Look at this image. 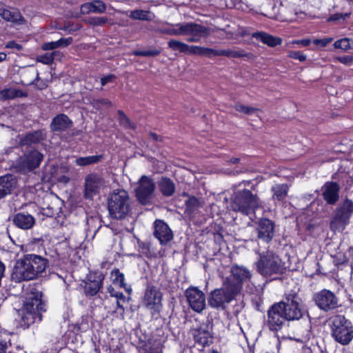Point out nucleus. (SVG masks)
Listing matches in <instances>:
<instances>
[{
  "mask_svg": "<svg viewBox=\"0 0 353 353\" xmlns=\"http://www.w3.org/2000/svg\"><path fill=\"white\" fill-rule=\"evenodd\" d=\"M289 187L287 184H275L271 188L273 192L272 199L274 201H282L288 195Z\"/></svg>",
  "mask_w": 353,
  "mask_h": 353,
  "instance_id": "obj_32",
  "label": "nucleus"
},
{
  "mask_svg": "<svg viewBox=\"0 0 353 353\" xmlns=\"http://www.w3.org/2000/svg\"><path fill=\"white\" fill-rule=\"evenodd\" d=\"M7 21H10L16 25L25 24L26 21L21 14L17 10H10V15L9 19H6Z\"/></svg>",
  "mask_w": 353,
  "mask_h": 353,
  "instance_id": "obj_40",
  "label": "nucleus"
},
{
  "mask_svg": "<svg viewBox=\"0 0 353 353\" xmlns=\"http://www.w3.org/2000/svg\"><path fill=\"white\" fill-rule=\"evenodd\" d=\"M353 212V202L346 199L337 208L336 214L330 222V228L333 231L343 230L349 223Z\"/></svg>",
  "mask_w": 353,
  "mask_h": 353,
  "instance_id": "obj_8",
  "label": "nucleus"
},
{
  "mask_svg": "<svg viewBox=\"0 0 353 353\" xmlns=\"http://www.w3.org/2000/svg\"><path fill=\"white\" fill-rule=\"evenodd\" d=\"M108 292L110 296L117 298V300H124L125 296L122 292H116L112 287L108 288Z\"/></svg>",
  "mask_w": 353,
  "mask_h": 353,
  "instance_id": "obj_59",
  "label": "nucleus"
},
{
  "mask_svg": "<svg viewBox=\"0 0 353 353\" xmlns=\"http://www.w3.org/2000/svg\"><path fill=\"white\" fill-rule=\"evenodd\" d=\"M158 185L161 192L165 196H170L174 192V184L168 178H161L159 181Z\"/></svg>",
  "mask_w": 353,
  "mask_h": 353,
  "instance_id": "obj_31",
  "label": "nucleus"
},
{
  "mask_svg": "<svg viewBox=\"0 0 353 353\" xmlns=\"http://www.w3.org/2000/svg\"><path fill=\"white\" fill-rule=\"evenodd\" d=\"M281 304L274 303L268 311L267 324L272 331H278L281 329L285 321L287 320L284 316Z\"/></svg>",
  "mask_w": 353,
  "mask_h": 353,
  "instance_id": "obj_17",
  "label": "nucleus"
},
{
  "mask_svg": "<svg viewBox=\"0 0 353 353\" xmlns=\"http://www.w3.org/2000/svg\"><path fill=\"white\" fill-rule=\"evenodd\" d=\"M10 15V10H8L4 4L0 2V16L5 20L9 19Z\"/></svg>",
  "mask_w": 353,
  "mask_h": 353,
  "instance_id": "obj_57",
  "label": "nucleus"
},
{
  "mask_svg": "<svg viewBox=\"0 0 353 353\" xmlns=\"http://www.w3.org/2000/svg\"><path fill=\"white\" fill-rule=\"evenodd\" d=\"M93 104L94 106L96 107L97 108H99L102 105L106 107L112 106L111 101L106 99L94 100Z\"/></svg>",
  "mask_w": 353,
  "mask_h": 353,
  "instance_id": "obj_56",
  "label": "nucleus"
},
{
  "mask_svg": "<svg viewBox=\"0 0 353 353\" xmlns=\"http://www.w3.org/2000/svg\"><path fill=\"white\" fill-rule=\"evenodd\" d=\"M43 210H46L44 214L48 216L57 215L56 219L57 223H59L61 225H63L65 215L63 214L60 208H54L53 206L51 207L49 205L46 209Z\"/></svg>",
  "mask_w": 353,
  "mask_h": 353,
  "instance_id": "obj_36",
  "label": "nucleus"
},
{
  "mask_svg": "<svg viewBox=\"0 0 353 353\" xmlns=\"http://www.w3.org/2000/svg\"><path fill=\"white\" fill-rule=\"evenodd\" d=\"M111 276L112 277V281L114 284H117L120 287H125L124 274L120 272L118 269L112 271Z\"/></svg>",
  "mask_w": 353,
  "mask_h": 353,
  "instance_id": "obj_43",
  "label": "nucleus"
},
{
  "mask_svg": "<svg viewBox=\"0 0 353 353\" xmlns=\"http://www.w3.org/2000/svg\"><path fill=\"white\" fill-rule=\"evenodd\" d=\"M254 265L257 272L264 277L277 276L285 271L284 262L278 254L270 250L259 252Z\"/></svg>",
  "mask_w": 353,
  "mask_h": 353,
  "instance_id": "obj_3",
  "label": "nucleus"
},
{
  "mask_svg": "<svg viewBox=\"0 0 353 353\" xmlns=\"http://www.w3.org/2000/svg\"><path fill=\"white\" fill-rule=\"evenodd\" d=\"M114 78V75H108L101 79V83L102 85H105L108 82H110Z\"/></svg>",
  "mask_w": 353,
  "mask_h": 353,
  "instance_id": "obj_62",
  "label": "nucleus"
},
{
  "mask_svg": "<svg viewBox=\"0 0 353 353\" xmlns=\"http://www.w3.org/2000/svg\"><path fill=\"white\" fill-rule=\"evenodd\" d=\"M161 53V50L157 48H152L148 50H143V57H156Z\"/></svg>",
  "mask_w": 353,
  "mask_h": 353,
  "instance_id": "obj_60",
  "label": "nucleus"
},
{
  "mask_svg": "<svg viewBox=\"0 0 353 353\" xmlns=\"http://www.w3.org/2000/svg\"><path fill=\"white\" fill-rule=\"evenodd\" d=\"M240 293V287L235 285L230 278H226L220 288L212 291L208 298V304L212 308H224Z\"/></svg>",
  "mask_w": 353,
  "mask_h": 353,
  "instance_id": "obj_4",
  "label": "nucleus"
},
{
  "mask_svg": "<svg viewBox=\"0 0 353 353\" xmlns=\"http://www.w3.org/2000/svg\"><path fill=\"white\" fill-rule=\"evenodd\" d=\"M311 41L310 39H302L299 41H294V43L301 44L303 46H307L310 45Z\"/></svg>",
  "mask_w": 353,
  "mask_h": 353,
  "instance_id": "obj_63",
  "label": "nucleus"
},
{
  "mask_svg": "<svg viewBox=\"0 0 353 353\" xmlns=\"http://www.w3.org/2000/svg\"><path fill=\"white\" fill-rule=\"evenodd\" d=\"M43 157L39 151L32 150L17 160L15 168L17 172L23 174L31 172L39 166Z\"/></svg>",
  "mask_w": 353,
  "mask_h": 353,
  "instance_id": "obj_12",
  "label": "nucleus"
},
{
  "mask_svg": "<svg viewBox=\"0 0 353 353\" xmlns=\"http://www.w3.org/2000/svg\"><path fill=\"white\" fill-rule=\"evenodd\" d=\"M50 128L54 132L63 131L66 129V115L60 114L56 116L50 124Z\"/></svg>",
  "mask_w": 353,
  "mask_h": 353,
  "instance_id": "obj_35",
  "label": "nucleus"
},
{
  "mask_svg": "<svg viewBox=\"0 0 353 353\" xmlns=\"http://www.w3.org/2000/svg\"><path fill=\"white\" fill-rule=\"evenodd\" d=\"M108 208L111 217L123 219L130 211V201L128 193L124 190H115L108 196Z\"/></svg>",
  "mask_w": 353,
  "mask_h": 353,
  "instance_id": "obj_6",
  "label": "nucleus"
},
{
  "mask_svg": "<svg viewBox=\"0 0 353 353\" xmlns=\"http://www.w3.org/2000/svg\"><path fill=\"white\" fill-rule=\"evenodd\" d=\"M331 335L339 343L346 345L353 339V325L343 315H334L330 318Z\"/></svg>",
  "mask_w": 353,
  "mask_h": 353,
  "instance_id": "obj_5",
  "label": "nucleus"
},
{
  "mask_svg": "<svg viewBox=\"0 0 353 353\" xmlns=\"http://www.w3.org/2000/svg\"><path fill=\"white\" fill-rule=\"evenodd\" d=\"M231 274L230 278L234 281L235 285H239L240 291L242 288V284L250 281L252 277V274L248 268L238 265L232 266Z\"/></svg>",
  "mask_w": 353,
  "mask_h": 353,
  "instance_id": "obj_22",
  "label": "nucleus"
},
{
  "mask_svg": "<svg viewBox=\"0 0 353 353\" xmlns=\"http://www.w3.org/2000/svg\"><path fill=\"white\" fill-rule=\"evenodd\" d=\"M17 181L14 176L6 174L0 176V199L11 194L17 188Z\"/></svg>",
  "mask_w": 353,
  "mask_h": 353,
  "instance_id": "obj_23",
  "label": "nucleus"
},
{
  "mask_svg": "<svg viewBox=\"0 0 353 353\" xmlns=\"http://www.w3.org/2000/svg\"><path fill=\"white\" fill-rule=\"evenodd\" d=\"M297 336L298 337H295L294 340L301 342L305 343L307 342L310 337V332L308 328H305L304 330L301 331L299 329L297 330Z\"/></svg>",
  "mask_w": 353,
  "mask_h": 353,
  "instance_id": "obj_48",
  "label": "nucleus"
},
{
  "mask_svg": "<svg viewBox=\"0 0 353 353\" xmlns=\"http://www.w3.org/2000/svg\"><path fill=\"white\" fill-rule=\"evenodd\" d=\"M252 37L270 47H274L281 43V39L280 38L274 37L264 32H255L252 34Z\"/></svg>",
  "mask_w": 353,
  "mask_h": 353,
  "instance_id": "obj_29",
  "label": "nucleus"
},
{
  "mask_svg": "<svg viewBox=\"0 0 353 353\" xmlns=\"http://www.w3.org/2000/svg\"><path fill=\"white\" fill-rule=\"evenodd\" d=\"M154 236L161 245H166L173 239V233L168 225L162 220L154 223Z\"/></svg>",
  "mask_w": 353,
  "mask_h": 353,
  "instance_id": "obj_18",
  "label": "nucleus"
},
{
  "mask_svg": "<svg viewBox=\"0 0 353 353\" xmlns=\"http://www.w3.org/2000/svg\"><path fill=\"white\" fill-rule=\"evenodd\" d=\"M185 295L190 308L197 313H201L206 307L205 294L196 287H190Z\"/></svg>",
  "mask_w": 353,
  "mask_h": 353,
  "instance_id": "obj_16",
  "label": "nucleus"
},
{
  "mask_svg": "<svg viewBox=\"0 0 353 353\" xmlns=\"http://www.w3.org/2000/svg\"><path fill=\"white\" fill-rule=\"evenodd\" d=\"M340 187L333 181L326 182L322 187V196L329 205H334L339 199Z\"/></svg>",
  "mask_w": 353,
  "mask_h": 353,
  "instance_id": "obj_21",
  "label": "nucleus"
},
{
  "mask_svg": "<svg viewBox=\"0 0 353 353\" xmlns=\"http://www.w3.org/2000/svg\"><path fill=\"white\" fill-rule=\"evenodd\" d=\"M283 309L284 316L288 321L299 319L303 315V310L300 305V299L296 294H288L285 301L279 303Z\"/></svg>",
  "mask_w": 353,
  "mask_h": 353,
  "instance_id": "obj_9",
  "label": "nucleus"
},
{
  "mask_svg": "<svg viewBox=\"0 0 353 353\" xmlns=\"http://www.w3.org/2000/svg\"><path fill=\"white\" fill-rule=\"evenodd\" d=\"M146 347L148 353H162V344L160 341H154V343L150 341Z\"/></svg>",
  "mask_w": 353,
  "mask_h": 353,
  "instance_id": "obj_46",
  "label": "nucleus"
},
{
  "mask_svg": "<svg viewBox=\"0 0 353 353\" xmlns=\"http://www.w3.org/2000/svg\"><path fill=\"white\" fill-rule=\"evenodd\" d=\"M11 343L8 341L0 340V353H8Z\"/></svg>",
  "mask_w": 353,
  "mask_h": 353,
  "instance_id": "obj_58",
  "label": "nucleus"
},
{
  "mask_svg": "<svg viewBox=\"0 0 353 353\" xmlns=\"http://www.w3.org/2000/svg\"><path fill=\"white\" fill-rule=\"evenodd\" d=\"M103 279L104 275L101 272L90 273L88 281H83L85 294L92 296L96 295L102 286Z\"/></svg>",
  "mask_w": 353,
  "mask_h": 353,
  "instance_id": "obj_19",
  "label": "nucleus"
},
{
  "mask_svg": "<svg viewBox=\"0 0 353 353\" xmlns=\"http://www.w3.org/2000/svg\"><path fill=\"white\" fill-rule=\"evenodd\" d=\"M334 60L338 61L339 62L348 66L352 63L353 57L349 55L343 57H336L334 59Z\"/></svg>",
  "mask_w": 353,
  "mask_h": 353,
  "instance_id": "obj_55",
  "label": "nucleus"
},
{
  "mask_svg": "<svg viewBox=\"0 0 353 353\" xmlns=\"http://www.w3.org/2000/svg\"><path fill=\"white\" fill-rule=\"evenodd\" d=\"M274 236V224L268 219H263L259 221L257 227V238L264 243H268Z\"/></svg>",
  "mask_w": 353,
  "mask_h": 353,
  "instance_id": "obj_20",
  "label": "nucleus"
},
{
  "mask_svg": "<svg viewBox=\"0 0 353 353\" xmlns=\"http://www.w3.org/2000/svg\"><path fill=\"white\" fill-rule=\"evenodd\" d=\"M154 190L155 183L153 180L147 176H142L135 189L136 196L139 202L143 205L150 203L154 196Z\"/></svg>",
  "mask_w": 353,
  "mask_h": 353,
  "instance_id": "obj_13",
  "label": "nucleus"
},
{
  "mask_svg": "<svg viewBox=\"0 0 353 353\" xmlns=\"http://www.w3.org/2000/svg\"><path fill=\"white\" fill-rule=\"evenodd\" d=\"M234 108L236 110L243 112L246 114H253L258 111V110L254 108L245 106L242 104H236L234 105Z\"/></svg>",
  "mask_w": 353,
  "mask_h": 353,
  "instance_id": "obj_50",
  "label": "nucleus"
},
{
  "mask_svg": "<svg viewBox=\"0 0 353 353\" xmlns=\"http://www.w3.org/2000/svg\"><path fill=\"white\" fill-rule=\"evenodd\" d=\"M46 137V132L44 130H36L23 136L18 137L19 145L21 146H30L37 144L44 140Z\"/></svg>",
  "mask_w": 353,
  "mask_h": 353,
  "instance_id": "obj_25",
  "label": "nucleus"
},
{
  "mask_svg": "<svg viewBox=\"0 0 353 353\" xmlns=\"http://www.w3.org/2000/svg\"><path fill=\"white\" fill-rule=\"evenodd\" d=\"M168 46L172 50L186 54L188 44L179 40L170 39Z\"/></svg>",
  "mask_w": 353,
  "mask_h": 353,
  "instance_id": "obj_38",
  "label": "nucleus"
},
{
  "mask_svg": "<svg viewBox=\"0 0 353 353\" xmlns=\"http://www.w3.org/2000/svg\"><path fill=\"white\" fill-rule=\"evenodd\" d=\"M130 18L134 20L152 21L155 18L154 13L150 10H134L130 12Z\"/></svg>",
  "mask_w": 353,
  "mask_h": 353,
  "instance_id": "obj_33",
  "label": "nucleus"
},
{
  "mask_svg": "<svg viewBox=\"0 0 353 353\" xmlns=\"http://www.w3.org/2000/svg\"><path fill=\"white\" fill-rule=\"evenodd\" d=\"M220 50H215L209 48H203L202 56L210 57L212 56H219Z\"/></svg>",
  "mask_w": 353,
  "mask_h": 353,
  "instance_id": "obj_54",
  "label": "nucleus"
},
{
  "mask_svg": "<svg viewBox=\"0 0 353 353\" xmlns=\"http://www.w3.org/2000/svg\"><path fill=\"white\" fill-rule=\"evenodd\" d=\"M212 325L207 321L200 325L198 328L192 331V335L194 340V348L201 352L203 349L209 346L212 342L211 334Z\"/></svg>",
  "mask_w": 353,
  "mask_h": 353,
  "instance_id": "obj_14",
  "label": "nucleus"
},
{
  "mask_svg": "<svg viewBox=\"0 0 353 353\" xmlns=\"http://www.w3.org/2000/svg\"><path fill=\"white\" fill-rule=\"evenodd\" d=\"M63 43H66V39L63 38L56 41L47 42L43 44L42 49L43 50H54L62 46Z\"/></svg>",
  "mask_w": 353,
  "mask_h": 353,
  "instance_id": "obj_47",
  "label": "nucleus"
},
{
  "mask_svg": "<svg viewBox=\"0 0 353 353\" xmlns=\"http://www.w3.org/2000/svg\"><path fill=\"white\" fill-rule=\"evenodd\" d=\"M203 46L188 45L186 54L202 56Z\"/></svg>",
  "mask_w": 353,
  "mask_h": 353,
  "instance_id": "obj_51",
  "label": "nucleus"
},
{
  "mask_svg": "<svg viewBox=\"0 0 353 353\" xmlns=\"http://www.w3.org/2000/svg\"><path fill=\"white\" fill-rule=\"evenodd\" d=\"M333 40L332 37H325L323 39H316L312 42L314 45L323 48L327 46Z\"/></svg>",
  "mask_w": 353,
  "mask_h": 353,
  "instance_id": "obj_52",
  "label": "nucleus"
},
{
  "mask_svg": "<svg viewBox=\"0 0 353 353\" xmlns=\"http://www.w3.org/2000/svg\"><path fill=\"white\" fill-rule=\"evenodd\" d=\"M106 10V4L101 0H94L91 2L85 3L81 6L82 14L89 13H104Z\"/></svg>",
  "mask_w": 353,
  "mask_h": 353,
  "instance_id": "obj_27",
  "label": "nucleus"
},
{
  "mask_svg": "<svg viewBox=\"0 0 353 353\" xmlns=\"http://www.w3.org/2000/svg\"><path fill=\"white\" fill-rule=\"evenodd\" d=\"M21 78V81L23 85H29L34 84L39 89H43L46 87V84L42 81L39 83H36V81L39 82V72L33 68H28L22 71Z\"/></svg>",
  "mask_w": 353,
  "mask_h": 353,
  "instance_id": "obj_24",
  "label": "nucleus"
},
{
  "mask_svg": "<svg viewBox=\"0 0 353 353\" xmlns=\"http://www.w3.org/2000/svg\"><path fill=\"white\" fill-rule=\"evenodd\" d=\"M288 54L290 58L298 59L301 62L305 61L307 57L305 54L300 51H289Z\"/></svg>",
  "mask_w": 353,
  "mask_h": 353,
  "instance_id": "obj_53",
  "label": "nucleus"
},
{
  "mask_svg": "<svg viewBox=\"0 0 353 353\" xmlns=\"http://www.w3.org/2000/svg\"><path fill=\"white\" fill-rule=\"evenodd\" d=\"M6 47L8 48H10V49H17V50H21L23 49V47L21 44L19 43H17V42H15L14 41H8L6 45Z\"/></svg>",
  "mask_w": 353,
  "mask_h": 353,
  "instance_id": "obj_61",
  "label": "nucleus"
},
{
  "mask_svg": "<svg viewBox=\"0 0 353 353\" xmlns=\"http://www.w3.org/2000/svg\"><path fill=\"white\" fill-rule=\"evenodd\" d=\"M41 296V292H31L26 298L23 307L17 311L23 325L28 327L34 323L37 319L39 321L41 320V312L45 311Z\"/></svg>",
  "mask_w": 353,
  "mask_h": 353,
  "instance_id": "obj_2",
  "label": "nucleus"
},
{
  "mask_svg": "<svg viewBox=\"0 0 353 353\" xmlns=\"http://www.w3.org/2000/svg\"><path fill=\"white\" fill-rule=\"evenodd\" d=\"M219 56H225L229 58L253 57L252 54L247 53L244 50L240 49L220 50Z\"/></svg>",
  "mask_w": 353,
  "mask_h": 353,
  "instance_id": "obj_34",
  "label": "nucleus"
},
{
  "mask_svg": "<svg viewBox=\"0 0 353 353\" xmlns=\"http://www.w3.org/2000/svg\"><path fill=\"white\" fill-rule=\"evenodd\" d=\"M108 187V182L101 175L95 173L90 174L85 179V196L88 199H92Z\"/></svg>",
  "mask_w": 353,
  "mask_h": 353,
  "instance_id": "obj_11",
  "label": "nucleus"
},
{
  "mask_svg": "<svg viewBox=\"0 0 353 353\" xmlns=\"http://www.w3.org/2000/svg\"><path fill=\"white\" fill-rule=\"evenodd\" d=\"M314 301L318 307L325 312L334 310L339 306V299L334 292L324 289L316 293Z\"/></svg>",
  "mask_w": 353,
  "mask_h": 353,
  "instance_id": "obj_15",
  "label": "nucleus"
},
{
  "mask_svg": "<svg viewBox=\"0 0 353 353\" xmlns=\"http://www.w3.org/2000/svg\"><path fill=\"white\" fill-rule=\"evenodd\" d=\"M160 303V293L154 288L148 289L144 296V305L149 309H154Z\"/></svg>",
  "mask_w": 353,
  "mask_h": 353,
  "instance_id": "obj_28",
  "label": "nucleus"
},
{
  "mask_svg": "<svg viewBox=\"0 0 353 353\" xmlns=\"http://www.w3.org/2000/svg\"><path fill=\"white\" fill-rule=\"evenodd\" d=\"M59 59V52L54 51L52 52H46L43 55L38 56L37 61L45 64H49L54 60H58Z\"/></svg>",
  "mask_w": 353,
  "mask_h": 353,
  "instance_id": "obj_39",
  "label": "nucleus"
},
{
  "mask_svg": "<svg viewBox=\"0 0 353 353\" xmlns=\"http://www.w3.org/2000/svg\"><path fill=\"white\" fill-rule=\"evenodd\" d=\"M181 36H187L186 41L190 43L199 42L210 34L209 28L194 22L181 23Z\"/></svg>",
  "mask_w": 353,
  "mask_h": 353,
  "instance_id": "obj_10",
  "label": "nucleus"
},
{
  "mask_svg": "<svg viewBox=\"0 0 353 353\" xmlns=\"http://www.w3.org/2000/svg\"><path fill=\"white\" fill-rule=\"evenodd\" d=\"M47 260L39 255L26 254L17 261L12 274L17 282L35 279L47 267Z\"/></svg>",
  "mask_w": 353,
  "mask_h": 353,
  "instance_id": "obj_1",
  "label": "nucleus"
},
{
  "mask_svg": "<svg viewBox=\"0 0 353 353\" xmlns=\"http://www.w3.org/2000/svg\"><path fill=\"white\" fill-rule=\"evenodd\" d=\"M259 205L258 198L248 190L239 189L235 192L228 208L248 215Z\"/></svg>",
  "mask_w": 353,
  "mask_h": 353,
  "instance_id": "obj_7",
  "label": "nucleus"
},
{
  "mask_svg": "<svg viewBox=\"0 0 353 353\" xmlns=\"http://www.w3.org/2000/svg\"><path fill=\"white\" fill-rule=\"evenodd\" d=\"M100 159L99 156H89L85 157H80L75 160V162L77 165L84 166L90 165L92 163H95L98 162Z\"/></svg>",
  "mask_w": 353,
  "mask_h": 353,
  "instance_id": "obj_41",
  "label": "nucleus"
},
{
  "mask_svg": "<svg viewBox=\"0 0 353 353\" xmlns=\"http://www.w3.org/2000/svg\"><path fill=\"white\" fill-rule=\"evenodd\" d=\"M117 114L119 123L121 125H123L125 128H134L133 123L130 121V120L127 117V116L124 114L123 111L119 110Z\"/></svg>",
  "mask_w": 353,
  "mask_h": 353,
  "instance_id": "obj_44",
  "label": "nucleus"
},
{
  "mask_svg": "<svg viewBox=\"0 0 353 353\" xmlns=\"http://www.w3.org/2000/svg\"><path fill=\"white\" fill-rule=\"evenodd\" d=\"M108 21L109 19L105 17H91L86 20V22L92 26H103Z\"/></svg>",
  "mask_w": 353,
  "mask_h": 353,
  "instance_id": "obj_42",
  "label": "nucleus"
},
{
  "mask_svg": "<svg viewBox=\"0 0 353 353\" xmlns=\"http://www.w3.org/2000/svg\"><path fill=\"white\" fill-rule=\"evenodd\" d=\"M181 23H176L172 25V28H163L161 30L162 33L173 35V36H181Z\"/></svg>",
  "mask_w": 353,
  "mask_h": 353,
  "instance_id": "obj_45",
  "label": "nucleus"
},
{
  "mask_svg": "<svg viewBox=\"0 0 353 353\" xmlns=\"http://www.w3.org/2000/svg\"><path fill=\"white\" fill-rule=\"evenodd\" d=\"M28 94L21 90L16 88H6L0 91V99L3 100H10L17 97H27Z\"/></svg>",
  "mask_w": 353,
  "mask_h": 353,
  "instance_id": "obj_30",
  "label": "nucleus"
},
{
  "mask_svg": "<svg viewBox=\"0 0 353 353\" xmlns=\"http://www.w3.org/2000/svg\"><path fill=\"white\" fill-rule=\"evenodd\" d=\"M150 136L157 141H161V138L155 133H150Z\"/></svg>",
  "mask_w": 353,
  "mask_h": 353,
  "instance_id": "obj_64",
  "label": "nucleus"
},
{
  "mask_svg": "<svg viewBox=\"0 0 353 353\" xmlns=\"http://www.w3.org/2000/svg\"><path fill=\"white\" fill-rule=\"evenodd\" d=\"M12 221L16 226L23 230L30 229L35 223V219L32 215L22 212L15 214Z\"/></svg>",
  "mask_w": 353,
  "mask_h": 353,
  "instance_id": "obj_26",
  "label": "nucleus"
},
{
  "mask_svg": "<svg viewBox=\"0 0 353 353\" xmlns=\"http://www.w3.org/2000/svg\"><path fill=\"white\" fill-rule=\"evenodd\" d=\"M185 204L187 206V210L190 212H194L197 208H199L201 205L199 201L195 197H190L186 201Z\"/></svg>",
  "mask_w": 353,
  "mask_h": 353,
  "instance_id": "obj_49",
  "label": "nucleus"
},
{
  "mask_svg": "<svg viewBox=\"0 0 353 353\" xmlns=\"http://www.w3.org/2000/svg\"><path fill=\"white\" fill-rule=\"evenodd\" d=\"M334 48L345 52L352 50L353 49V39L349 38L339 39L334 43Z\"/></svg>",
  "mask_w": 353,
  "mask_h": 353,
  "instance_id": "obj_37",
  "label": "nucleus"
}]
</instances>
